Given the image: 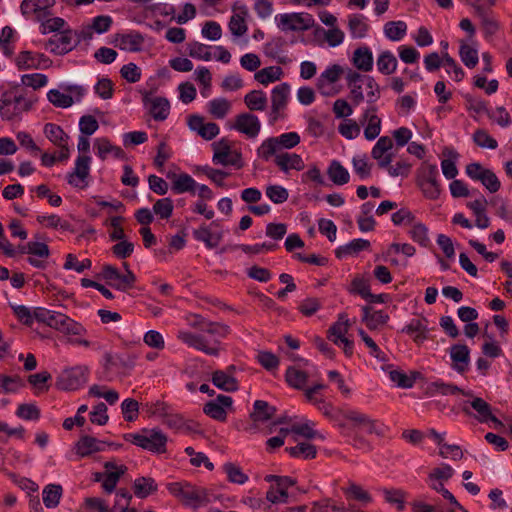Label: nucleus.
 <instances>
[{
    "mask_svg": "<svg viewBox=\"0 0 512 512\" xmlns=\"http://www.w3.org/2000/svg\"><path fill=\"white\" fill-rule=\"evenodd\" d=\"M232 128L245 134L249 138H255L260 132L261 123L256 115L241 113L237 115Z\"/></svg>",
    "mask_w": 512,
    "mask_h": 512,
    "instance_id": "a211bd4d",
    "label": "nucleus"
},
{
    "mask_svg": "<svg viewBox=\"0 0 512 512\" xmlns=\"http://www.w3.org/2000/svg\"><path fill=\"white\" fill-rule=\"evenodd\" d=\"M358 334L369 348V353L371 356L375 357L379 361L385 362L387 361L386 354L379 348V346L375 343V341L363 330L359 329Z\"/></svg>",
    "mask_w": 512,
    "mask_h": 512,
    "instance_id": "680f3d73",
    "label": "nucleus"
},
{
    "mask_svg": "<svg viewBox=\"0 0 512 512\" xmlns=\"http://www.w3.org/2000/svg\"><path fill=\"white\" fill-rule=\"evenodd\" d=\"M370 247V242L368 240L358 238L353 239L349 243L338 247L335 250V255L337 258L341 259L348 255L358 254L362 250H367Z\"/></svg>",
    "mask_w": 512,
    "mask_h": 512,
    "instance_id": "c9c22d12",
    "label": "nucleus"
},
{
    "mask_svg": "<svg viewBox=\"0 0 512 512\" xmlns=\"http://www.w3.org/2000/svg\"><path fill=\"white\" fill-rule=\"evenodd\" d=\"M248 16V9L246 6L239 8V12L234 13L228 23V27L232 35L241 37L246 34L248 26L246 24V17Z\"/></svg>",
    "mask_w": 512,
    "mask_h": 512,
    "instance_id": "2f4dec72",
    "label": "nucleus"
},
{
    "mask_svg": "<svg viewBox=\"0 0 512 512\" xmlns=\"http://www.w3.org/2000/svg\"><path fill=\"white\" fill-rule=\"evenodd\" d=\"M283 76V70L279 66H269L257 71L254 75L255 80L262 85H268L278 81Z\"/></svg>",
    "mask_w": 512,
    "mask_h": 512,
    "instance_id": "37998d69",
    "label": "nucleus"
},
{
    "mask_svg": "<svg viewBox=\"0 0 512 512\" xmlns=\"http://www.w3.org/2000/svg\"><path fill=\"white\" fill-rule=\"evenodd\" d=\"M106 442L100 441L92 436H82L76 443V453L80 457H87L95 452H101L104 450Z\"/></svg>",
    "mask_w": 512,
    "mask_h": 512,
    "instance_id": "bb28decb",
    "label": "nucleus"
},
{
    "mask_svg": "<svg viewBox=\"0 0 512 512\" xmlns=\"http://www.w3.org/2000/svg\"><path fill=\"white\" fill-rule=\"evenodd\" d=\"M91 158L88 155H79L75 161V167L72 172L67 175V182L79 189L88 186L87 178L90 172Z\"/></svg>",
    "mask_w": 512,
    "mask_h": 512,
    "instance_id": "ddd939ff",
    "label": "nucleus"
},
{
    "mask_svg": "<svg viewBox=\"0 0 512 512\" xmlns=\"http://www.w3.org/2000/svg\"><path fill=\"white\" fill-rule=\"evenodd\" d=\"M416 184L425 198L437 200L442 191L437 165L423 163L417 169Z\"/></svg>",
    "mask_w": 512,
    "mask_h": 512,
    "instance_id": "423d86ee",
    "label": "nucleus"
},
{
    "mask_svg": "<svg viewBox=\"0 0 512 512\" xmlns=\"http://www.w3.org/2000/svg\"><path fill=\"white\" fill-rule=\"evenodd\" d=\"M55 0H23L20 9L25 17L33 16L36 20L42 21L51 15V8Z\"/></svg>",
    "mask_w": 512,
    "mask_h": 512,
    "instance_id": "4468645a",
    "label": "nucleus"
},
{
    "mask_svg": "<svg viewBox=\"0 0 512 512\" xmlns=\"http://www.w3.org/2000/svg\"><path fill=\"white\" fill-rule=\"evenodd\" d=\"M362 322L366 324L370 330H375L379 326L384 325L388 322L389 316L384 311H373L370 306L362 307Z\"/></svg>",
    "mask_w": 512,
    "mask_h": 512,
    "instance_id": "c85d7f7f",
    "label": "nucleus"
},
{
    "mask_svg": "<svg viewBox=\"0 0 512 512\" xmlns=\"http://www.w3.org/2000/svg\"><path fill=\"white\" fill-rule=\"evenodd\" d=\"M300 141L301 138L297 132L282 133L278 136H271L263 140L257 148L256 153L258 158L268 162L272 159L273 155L283 153V150L296 147Z\"/></svg>",
    "mask_w": 512,
    "mask_h": 512,
    "instance_id": "39448f33",
    "label": "nucleus"
},
{
    "mask_svg": "<svg viewBox=\"0 0 512 512\" xmlns=\"http://www.w3.org/2000/svg\"><path fill=\"white\" fill-rule=\"evenodd\" d=\"M231 108L230 102L225 98H215L208 102L209 113L217 119H223Z\"/></svg>",
    "mask_w": 512,
    "mask_h": 512,
    "instance_id": "3c124183",
    "label": "nucleus"
},
{
    "mask_svg": "<svg viewBox=\"0 0 512 512\" xmlns=\"http://www.w3.org/2000/svg\"><path fill=\"white\" fill-rule=\"evenodd\" d=\"M212 382L217 388L227 392H233L238 389L237 380L233 375L222 370H217L213 373Z\"/></svg>",
    "mask_w": 512,
    "mask_h": 512,
    "instance_id": "4c0bfd02",
    "label": "nucleus"
},
{
    "mask_svg": "<svg viewBox=\"0 0 512 512\" xmlns=\"http://www.w3.org/2000/svg\"><path fill=\"white\" fill-rule=\"evenodd\" d=\"M416 375H418L417 372L413 373L412 376H408L407 374L400 370H391L389 372V379L392 382H394L398 387L408 389L413 387Z\"/></svg>",
    "mask_w": 512,
    "mask_h": 512,
    "instance_id": "6e6d98bb",
    "label": "nucleus"
},
{
    "mask_svg": "<svg viewBox=\"0 0 512 512\" xmlns=\"http://www.w3.org/2000/svg\"><path fill=\"white\" fill-rule=\"evenodd\" d=\"M75 38V32L71 30L63 31L56 39L49 40L48 45L54 46L50 51L58 55L70 52L78 44Z\"/></svg>",
    "mask_w": 512,
    "mask_h": 512,
    "instance_id": "b1692460",
    "label": "nucleus"
},
{
    "mask_svg": "<svg viewBox=\"0 0 512 512\" xmlns=\"http://www.w3.org/2000/svg\"><path fill=\"white\" fill-rule=\"evenodd\" d=\"M47 98L50 103L60 108H68L74 103L72 95L62 93L57 89H51L47 93Z\"/></svg>",
    "mask_w": 512,
    "mask_h": 512,
    "instance_id": "4d7b16f0",
    "label": "nucleus"
},
{
    "mask_svg": "<svg viewBox=\"0 0 512 512\" xmlns=\"http://www.w3.org/2000/svg\"><path fill=\"white\" fill-rule=\"evenodd\" d=\"M450 357L454 363L453 368L459 373L467 370L470 362V350L467 345L455 344L450 347Z\"/></svg>",
    "mask_w": 512,
    "mask_h": 512,
    "instance_id": "a878e982",
    "label": "nucleus"
},
{
    "mask_svg": "<svg viewBox=\"0 0 512 512\" xmlns=\"http://www.w3.org/2000/svg\"><path fill=\"white\" fill-rule=\"evenodd\" d=\"M223 470L226 473L228 480L232 483L241 485L248 480V476L242 471V469L233 463H225L223 465Z\"/></svg>",
    "mask_w": 512,
    "mask_h": 512,
    "instance_id": "bf43d9fd",
    "label": "nucleus"
},
{
    "mask_svg": "<svg viewBox=\"0 0 512 512\" xmlns=\"http://www.w3.org/2000/svg\"><path fill=\"white\" fill-rule=\"evenodd\" d=\"M265 194L274 204H282L289 197L288 190L277 184L268 185L265 189Z\"/></svg>",
    "mask_w": 512,
    "mask_h": 512,
    "instance_id": "13d9d810",
    "label": "nucleus"
},
{
    "mask_svg": "<svg viewBox=\"0 0 512 512\" xmlns=\"http://www.w3.org/2000/svg\"><path fill=\"white\" fill-rule=\"evenodd\" d=\"M153 211L161 219H168L173 213V201L167 197L158 199L153 205Z\"/></svg>",
    "mask_w": 512,
    "mask_h": 512,
    "instance_id": "69168bd1",
    "label": "nucleus"
},
{
    "mask_svg": "<svg viewBox=\"0 0 512 512\" xmlns=\"http://www.w3.org/2000/svg\"><path fill=\"white\" fill-rule=\"evenodd\" d=\"M275 413L276 408L267 401L256 400L253 404V411L250 413V418L253 422L264 423L270 420Z\"/></svg>",
    "mask_w": 512,
    "mask_h": 512,
    "instance_id": "473e14b6",
    "label": "nucleus"
},
{
    "mask_svg": "<svg viewBox=\"0 0 512 512\" xmlns=\"http://www.w3.org/2000/svg\"><path fill=\"white\" fill-rule=\"evenodd\" d=\"M277 27L283 32L306 31L311 29L315 20L309 13H283L275 16Z\"/></svg>",
    "mask_w": 512,
    "mask_h": 512,
    "instance_id": "6e6552de",
    "label": "nucleus"
},
{
    "mask_svg": "<svg viewBox=\"0 0 512 512\" xmlns=\"http://www.w3.org/2000/svg\"><path fill=\"white\" fill-rule=\"evenodd\" d=\"M393 147V141L388 136L380 137L371 151V156L378 163L379 167H386L392 163L393 154L389 151Z\"/></svg>",
    "mask_w": 512,
    "mask_h": 512,
    "instance_id": "412c9836",
    "label": "nucleus"
},
{
    "mask_svg": "<svg viewBox=\"0 0 512 512\" xmlns=\"http://www.w3.org/2000/svg\"><path fill=\"white\" fill-rule=\"evenodd\" d=\"M327 175L329 179L338 186L345 185L349 182L350 175L348 170L337 160H332Z\"/></svg>",
    "mask_w": 512,
    "mask_h": 512,
    "instance_id": "e433bc0d",
    "label": "nucleus"
},
{
    "mask_svg": "<svg viewBox=\"0 0 512 512\" xmlns=\"http://www.w3.org/2000/svg\"><path fill=\"white\" fill-rule=\"evenodd\" d=\"M338 131L346 139L352 140L360 135L361 129L356 121L348 119L338 126Z\"/></svg>",
    "mask_w": 512,
    "mask_h": 512,
    "instance_id": "0e129e2a",
    "label": "nucleus"
},
{
    "mask_svg": "<svg viewBox=\"0 0 512 512\" xmlns=\"http://www.w3.org/2000/svg\"><path fill=\"white\" fill-rule=\"evenodd\" d=\"M25 386L19 376L0 375V389L5 394L16 393Z\"/></svg>",
    "mask_w": 512,
    "mask_h": 512,
    "instance_id": "603ef678",
    "label": "nucleus"
},
{
    "mask_svg": "<svg viewBox=\"0 0 512 512\" xmlns=\"http://www.w3.org/2000/svg\"><path fill=\"white\" fill-rule=\"evenodd\" d=\"M163 423L168 426L170 429L191 433L195 431L194 423L192 421H187L184 417L177 413L169 412L165 417Z\"/></svg>",
    "mask_w": 512,
    "mask_h": 512,
    "instance_id": "72a5a7b5",
    "label": "nucleus"
},
{
    "mask_svg": "<svg viewBox=\"0 0 512 512\" xmlns=\"http://www.w3.org/2000/svg\"><path fill=\"white\" fill-rule=\"evenodd\" d=\"M343 317L340 316L339 320L335 322L328 330L329 339L336 345H339L341 339H346L345 334L348 331V320L342 321Z\"/></svg>",
    "mask_w": 512,
    "mask_h": 512,
    "instance_id": "052dcab7",
    "label": "nucleus"
},
{
    "mask_svg": "<svg viewBox=\"0 0 512 512\" xmlns=\"http://www.w3.org/2000/svg\"><path fill=\"white\" fill-rule=\"evenodd\" d=\"M115 47L127 52H139L144 44V37L138 31H129L127 33H117L112 42Z\"/></svg>",
    "mask_w": 512,
    "mask_h": 512,
    "instance_id": "dca6fc26",
    "label": "nucleus"
},
{
    "mask_svg": "<svg viewBox=\"0 0 512 512\" xmlns=\"http://www.w3.org/2000/svg\"><path fill=\"white\" fill-rule=\"evenodd\" d=\"M37 102L33 91H28L21 85L11 86L0 94V116L4 121L20 120L23 113L32 109Z\"/></svg>",
    "mask_w": 512,
    "mask_h": 512,
    "instance_id": "f03ea898",
    "label": "nucleus"
},
{
    "mask_svg": "<svg viewBox=\"0 0 512 512\" xmlns=\"http://www.w3.org/2000/svg\"><path fill=\"white\" fill-rule=\"evenodd\" d=\"M286 451L294 458L313 459L316 457V447L310 443H299L296 446L286 448Z\"/></svg>",
    "mask_w": 512,
    "mask_h": 512,
    "instance_id": "8fccbe9b",
    "label": "nucleus"
},
{
    "mask_svg": "<svg viewBox=\"0 0 512 512\" xmlns=\"http://www.w3.org/2000/svg\"><path fill=\"white\" fill-rule=\"evenodd\" d=\"M193 237L197 241L203 242L207 248L212 249L219 245L222 235L221 233H212L207 226L203 225L193 231Z\"/></svg>",
    "mask_w": 512,
    "mask_h": 512,
    "instance_id": "58836bf2",
    "label": "nucleus"
},
{
    "mask_svg": "<svg viewBox=\"0 0 512 512\" xmlns=\"http://www.w3.org/2000/svg\"><path fill=\"white\" fill-rule=\"evenodd\" d=\"M89 374L90 370L86 365L64 369L57 378L56 386L64 391L78 390L87 383Z\"/></svg>",
    "mask_w": 512,
    "mask_h": 512,
    "instance_id": "0eeeda50",
    "label": "nucleus"
},
{
    "mask_svg": "<svg viewBox=\"0 0 512 512\" xmlns=\"http://www.w3.org/2000/svg\"><path fill=\"white\" fill-rule=\"evenodd\" d=\"M353 65L360 71L370 72L373 69V54L367 46L359 47L353 52Z\"/></svg>",
    "mask_w": 512,
    "mask_h": 512,
    "instance_id": "7c9ffc66",
    "label": "nucleus"
},
{
    "mask_svg": "<svg viewBox=\"0 0 512 512\" xmlns=\"http://www.w3.org/2000/svg\"><path fill=\"white\" fill-rule=\"evenodd\" d=\"M28 255L27 262L38 269L47 268V259L50 256V249L47 244L37 241L27 242Z\"/></svg>",
    "mask_w": 512,
    "mask_h": 512,
    "instance_id": "f3484780",
    "label": "nucleus"
},
{
    "mask_svg": "<svg viewBox=\"0 0 512 512\" xmlns=\"http://www.w3.org/2000/svg\"><path fill=\"white\" fill-rule=\"evenodd\" d=\"M461 392V389L453 384L445 383L441 380L431 382L426 387V394L430 397L441 395H454Z\"/></svg>",
    "mask_w": 512,
    "mask_h": 512,
    "instance_id": "79ce46f5",
    "label": "nucleus"
},
{
    "mask_svg": "<svg viewBox=\"0 0 512 512\" xmlns=\"http://www.w3.org/2000/svg\"><path fill=\"white\" fill-rule=\"evenodd\" d=\"M167 489L184 505L193 509L203 507L210 502L208 492L205 488L186 481L169 483Z\"/></svg>",
    "mask_w": 512,
    "mask_h": 512,
    "instance_id": "7ed1b4c3",
    "label": "nucleus"
},
{
    "mask_svg": "<svg viewBox=\"0 0 512 512\" xmlns=\"http://www.w3.org/2000/svg\"><path fill=\"white\" fill-rule=\"evenodd\" d=\"M44 134L54 145L58 147H64V145L68 144L69 136L57 124H45Z\"/></svg>",
    "mask_w": 512,
    "mask_h": 512,
    "instance_id": "ea45409f",
    "label": "nucleus"
},
{
    "mask_svg": "<svg viewBox=\"0 0 512 512\" xmlns=\"http://www.w3.org/2000/svg\"><path fill=\"white\" fill-rule=\"evenodd\" d=\"M428 324L429 321L425 317H418L411 319L401 330L412 337L413 341L420 345L428 339Z\"/></svg>",
    "mask_w": 512,
    "mask_h": 512,
    "instance_id": "aec40b11",
    "label": "nucleus"
},
{
    "mask_svg": "<svg viewBox=\"0 0 512 512\" xmlns=\"http://www.w3.org/2000/svg\"><path fill=\"white\" fill-rule=\"evenodd\" d=\"M343 73L340 65L334 64L327 67L317 78V88L323 95L331 93V85L336 83Z\"/></svg>",
    "mask_w": 512,
    "mask_h": 512,
    "instance_id": "5701e85b",
    "label": "nucleus"
},
{
    "mask_svg": "<svg viewBox=\"0 0 512 512\" xmlns=\"http://www.w3.org/2000/svg\"><path fill=\"white\" fill-rule=\"evenodd\" d=\"M133 489L138 498H146L157 490V484L153 478L139 477L135 479Z\"/></svg>",
    "mask_w": 512,
    "mask_h": 512,
    "instance_id": "a18cd8bd",
    "label": "nucleus"
},
{
    "mask_svg": "<svg viewBox=\"0 0 512 512\" xmlns=\"http://www.w3.org/2000/svg\"><path fill=\"white\" fill-rule=\"evenodd\" d=\"M348 29L353 39L364 38L369 30V24L363 14L355 13L348 16Z\"/></svg>",
    "mask_w": 512,
    "mask_h": 512,
    "instance_id": "c756f323",
    "label": "nucleus"
},
{
    "mask_svg": "<svg viewBox=\"0 0 512 512\" xmlns=\"http://www.w3.org/2000/svg\"><path fill=\"white\" fill-rule=\"evenodd\" d=\"M63 493L62 486L59 484H48L44 487L42 495H43V503L46 508H55L58 506L61 496Z\"/></svg>",
    "mask_w": 512,
    "mask_h": 512,
    "instance_id": "c03bdc74",
    "label": "nucleus"
},
{
    "mask_svg": "<svg viewBox=\"0 0 512 512\" xmlns=\"http://www.w3.org/2000/svg\"><path fill=\"white\" fill-rule=\"evenodd\" d=\"M168 178L172 180V191L175 194L192 193L195 194L197 182L187 173L168 175Z\"/></svg>",
    "mask_w": 512,
    "mask_h": 512,
    "instance_id": "cd10ccee",
    "label": "nucleus"
},
{
    "mask_svg": "<svg viewBox=\"0 0 512 512\" xmlns=\"http://www.w3.org/2000/svg\"><path fill=\"white\" fill-rule=\"evenodd\" d=\"M142 103L155 121H164L170 114V102L165 97H153L151 93L145 92L142 97Z\"/></svg>",
    "mask_w": 512,
    "mask_h": 512,
    "instance_id": "9b49d317",
    "label": "nucleus"
},
{
    "mask_svg": "<svg viewBox=\"0 0 512 512\" xmlns=\"http://www.w3.org/2000/svg\"><path fill=\"white\" fill-rule=\"evenodd\" d=\"M352 165L354 172L361 180H365L371 176L372 164L368 162L366 155L353 157Z\"/></svg>",
    "mask_w": 512,
    "mask_h": 512,
    "instance_id": "5fc2aeb1",
    "label": "nucleus"
},
{
    "mask_svg": "<svg viewBox=\"0 0 512 512\" xmlns=\"http://www.w3.org/2000/svg\"><path fill=\"white\" fill-rule=\"evenodd\" d=\"M21 83L24 86L31 87L34 90L44 87L48 83L46 75L41 73L24 74L21 76Z\"/></svg>",
    "mask_w": 512,
    "mask_h": 512,
    "instance_id": "338daca9",
    "label": "nucleus"
},
{
    "mask_svg": "<svg viewBox=\"0 0 512 512\" xmlns=\"http://www.w3.org/2000/svg\"><path fill=\"white\" fill-rule=\"evenodd\" d=\"M459 56L468 68H474L478 64V50L463 41L460 42Z\"/></svg>",
    "mask_w": 512,
    "mask_h": 512,
    "instance_id": "09e8293b",
    "label": "nucleus"
},
{
    "mask_svg": "<svg viewBox=\"0 0 512 512\" xmlns=\"http://www.w3.org/2000/svg\"><path fill=\"white\" fill-rule=\"evenodd\" d=\"M57 317L58 319L56 320L53 329L69 336H82L86 334L87 330L81 323L73 320L63 313Z\"/></svg>",
    "mask_w": 512,
    "mask_h": 512,
    "instance_id": "393cba45",
    "label": "nucleus"
},
{
    "mask_svg": "<svg viewBox=\"0 0 512 512\" xmlns=\"http://www.w3.org/2000/svg\"><path fill=\"white\" fill-rule=\"evenodd\" d=\"M360 124L365 125L364 137L368 141L376 139L381 132V118L377 115V107L374 105L368 106L361 118Z\"/></svg>",
    "mask_w": 512,
    "mask_h": 512,
    "instance_id": "2eb2a0df",
    "label": "nucleus"
},
{
    "mask_svg": "<svg viewBox=\"0 0 512 512\" xmlns=\"http://www.w3.org/2000/svg\"><path fill=\"white\" fill-rule=\"evenodd\" d=\"M471 407L478 413L477 419L480 422L487 423L489 421L501 425V421L492 415L490 405L482 398L476 397L470 402Z\"/></svg>",
    "mask_w": 512,
    "mask_h": 512,
    "instance_id": "f704fd0d",
    "label": "nucleus"
},
{
    "mask_svg": "<svg viewBox=\"0 0 512 512\" xmlns=\"http://www.w3.org/2000/svg\"><path fill=\"white\" fill-rule=\"evenodd\" d=\"M233 400L230 396L218 395L215 400L209 401L204 405V413L214 420L224 422L227 418L225 408L232 406Z\"/></svg>",
    "mask_w": 512,
    "mask_h": 512,
    "instance_id": "6ab92c4d",
    "label": "nucleus"
},
{
    "mask_svg": "<svg viewBox=\"0 0 512 512\" xmlns=\"http://www.w3.org/2000/svg\"><path fill=\"white\" fill-rule=\"evenodd\" d=\"M192 326L198 328L200 333L179 331L178 339L209 356H218L221 351L220 339L229 334V327L222 323L206 321L200 316H195Z\"/></svg>",
    "mask_w": 512,
    "mask_h": 512,
    "instance_id": "f257e3e1",
    "label": "nucleus"
},
{
    "mask_svg": "<svg viewBox=\"0 0 512 512\" xmlns=\"http://www.w3.org/2000/svg\"><path fill=\"white\" fill-rule=\"evenodd\" d=\"M377 69L383 75H390L397 69L398 61L391 51H383L377 58Z\"/></svg>",
    "mask_w": 512,
    "mask_h": 512,
    "instance_id": "a19ab883",
    "label": "nucleus"
},
{
    "mask_svg": "<svg viewBox=\"0 0 512 512\" xmlns=\"http://www.w3.org/2000/svg\"><path fill=\"white\" fill-rule=\"evenodd\" d=\"M290 86L288 83H281L275 86L271 92V112L269 114V123L274 125L280 117L281 112L286 108Z\"/></svg>",
    "mask_w": 512,
    "mask_h": 512,
    "instance_id": "9d476101",
    "label": "nucleus"
},
{
    "mask_svg": "<svg viewBox=\"0 0 512 512\" xmlns=\"http://www.w3.org/2000/svg\"><path fill=\"white\" fill-rule=\"evenodd\" d=\"M15 64L21 71L30 69H46L51 66L52 61L43 53L32 51H21L16 59Z\"/></svg>",
    "mask_w": 512,
    "mask_h": 512,
    "instance_id": "f8f14e48",
    "label": "nucleus"
},
{
    "mask_svg": "<svg viewBox=\"0 0 512 512\" xmlns=\"http://www.w3.org/2000/svg\"><path fill=\"white\" fill-rule=\"evenodd\" d=\"M272 158L275 165L285 174L290 170L301 171L305 167L302 157L296 153H277L276 155H273Z\"/></svg>",
    "mask_w": 512,
    "mask_h": 512,
    "instance_id": "4be33fe9",
    "label": "nucleus"
},
{
    "mask_svg": "<svg viewBox=\"0 0 512 512\" xmlns=\"http://www.w3.org/2000/svg\"><path fill=\"white\" fill-rule=\"evenodd\" d=\"M244 102L252 111H263L267 105V97L262 90H253L245 95Z\"/></svg>",
    "mask_w": 512,
    "mask_h": 512,
    "instance_id": "de8ad7c7",
    "label": "nucleus"
},
{
    "mask_svg": "<svg viewBox=\"0 0 512 512\" xmlns=\"http://www.w3.org/2000/svg\"><path fill=\"white\" fill-rule=\"evenodd\" d=\"M92 265V262L90 259H84L82 261H79L78 258L74 254H68L66 256V260L64 263L63 268L65 270H74L78 273H82L83 271L89 269Z\"/></svg>",
    "mask_w": 512,
    "mask_h": 512,
    "instance_id": "e2e57ef3",
    "label": "nucleus"
},
{
    "mask_svg": "<svg viewBox=\"0 0 512 512\" xmlns=\"http://www.w3.org/2000/svg\"><path fill=\"white\" fill-rule=\"evenodd\" d=\"M407 32V24L404 21H389L384 25V34L391 41H400Z\"/></svg>",
    "mask_w": 512,
    "mask_h": 512,
    "instance_id": "49530a36",
    "label": "nucleus"
},
{
    "mask_svg": "<svg viewBox=\"0 0 512 512\" xmlns=\"http://www.w3.org/2000/svg\"><path fill=\"white\" fill-rule=\"evenodd\" d=\"M410 237L419 245L426 247L429 243L428 228L422 223H415L409 231Z\"/></svg>",
    "mask_w": 512,
    "mask_h": 512,
    "instance_id": "774afa93",
    "label": "nucleus"
},
{
    "mask_svg": "<svg viewBox=\"0 0 512 512\" xmlns=\"http://www.w3.org/2000/svg\"><path fill=\"white\" fill-rule=\"evenodd\" d=\"M123 438L125 441L151 453L162 454L166 452L168 438L158 428H143L136 433H126Z\"/></svg>",
    "mask_w": 512,
    "mask_h": 512,
    "instance_id": "20e7f679",
    "label": "nucleus"
},
{
    "mask_svg": "<svg viewBox=\"0 0 512 512\" xmlns=\"http://www.w3.org/2000/svg\"><path fill=\"white\" fill-rule=\"evenodd\" d=\"M285 376L287 383L296 389H303L308 379V376L304 371L295 367H289Z\"/></svg>",
    "mask_w": 512,
    "mask_h": 512,
    "instance_id": "864d4df0",
    "label": "nucleus"
},
{
    "mask_svg": "<svg viewBox=\"0 0 512 512\" xmlns=\"http://www.w3.org/2000/svg\"><path fill=\"white\" fill-rule=\"evenodd\" d=\"M214 154L212 161L216 165L233 166L241 169L244 166L242 154L238 150H232L226 138L212 144Z\"/></svg>",
    "mask_w": 512,
    "mask_h": 512,
    "instance_id": "1a4fd4ad",
    "label": "nucleus"
}]
</instances>
